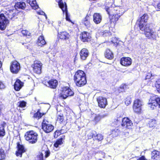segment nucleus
Masks as SVG:
<instances>
[{
  "mask_svg": "<svg viewBox=\"0 0 160 160\" xmlns=\"http://www.w3.org/2000/svg\"><path fill=\"white\" fill-rule=\"evenodd\" d=\"M115 120H116V121L117 122H118L120 121H121L122 120V119L120 117H119V118H117V119H115Z\"/></svg>",
  "mask_w": 160,
  "mask_h": 160,
  "instance_id": "52",
  "label": "nucleus"
},
{
  "mask_svg": "<svg viewBox=\"0 0 160 160\" xmlns=\"http://www.w3.org/2000/svg\"><path fill=\"white\" fill-rule=\"evenodd\" d=\"M157 106H158V107L160 108V98H157Z\"/></svg>",
  "mask_w": 160,
  "mask_h": 160,
  "instance_id": "49",
  "label": "nucleus"
},
{
  "mask_svg": "<svg viewBox=\"0 0 160 160\" xmlns=\"http://www.w3.org/2000/svg\"><path fill=\"white\" fill-rule=\"evenodd\" d=\"M139 27L141 30L144 31L146 37L148 38L156 40L157 38L158 37L157 32L155 30L150 28L149 25H145L143 23H140Z\"/></svg>",
  "mask_w": 160,
  "mask_h": 160,
  "instance_id": "1",
  "label": "nucleus"
},
{
  "mask_svg": "<svg viewBox=\"0 0 160 160\" xmlns=\"http://www.w3.org/2000/svg\"><path fill=\"white\" fill-rule=\"evenodd\" d=\"M122 125L127 128H129L132 125V122L128 118H124L122 119Z\"/></svg>",
  "mask_w": 160,
  "mask_h": 160,
  "instance_id": "19",
  "label": "nucleus"
},
{
  "mask_svg": "<svg viewBox=\"0 0 160 160\" xmlns=\"http://www.w3.org/2000/svg\"><path fill=\"white\" fill-rule=\"evenodd\" d=\"M58 37L61 39L66 40L69 39L70 35L67 32L62 31L58 32Z\"/></svg>",
  "mask_w": 160,
  "mask_h": 160,
  "instance_id": "21",
  "label": "nucleus"
},
{
  "mask_svg": "<svg viewBox=\"0 0 160 160\" xmlns=\"http://www.w3.org/2000/svg\"><path fill=\"white\" fill-rule=\"evenodd\" d=\"M3 12L0 14V29L2 30L5 29L9 23L8 18L12 19L14 16L12 11Z\"/></svg>",
  "mask_w": 160,
  "mask_h": 160,
  "instance_id": "2",
  "label": "nucleus"
},
{
  "mask_svg": "<svg viewBox=\"0 0 160 160\" xmlns=\"http://www.w3.org/2000/svg\"><path fill=\"white\" fill-rule=\"evenodd\" d=\"M142 102L140 99H136L134 102L133 110L136 113H139L141 111V106L142 105Z\"/></svg>",
  "mask_w": 160,
  "mask_h": 160,
  "instance_id": "10",
  "label": "nucleus"
},
{
  "mask_svg": "<svg viewBox=\"0 0 160 160\" xmlns=\"http://www.w3.org/2000/svg\"><path fill=\"white\" fill-rule=\"evenodd\" d=\"M2 63L0 61V68H1V67L2 66Z\"/></svg>",
  "mask_w": 160,
  "mask_h": 160,
  "instance_id": "54",
  "label": "nucleus"
},
{
  "mask_svg": "<svg viewBox=\"0 0 160 160\" xmlns=\"http://www.w3.org/2000/svg\"><path fill=\"white\" fill-rule=\"evenodd\" d=\"M74 92L68 87H64L62 88L59 96L63 99H65L69 96H72Z\"/></svg>",
  "mask_w": 160,
  "mask_h": 160,
  "instance_id": "7",
  "label": "nucleus"
},
{
  "mask_svg": "<svg viewBox=\"0 0 160 160\" xmlns=\"http://www.w3.org/2000/svg\"><path fill=\"white\" fill-rule=\"evenodd\" d=\"M101 119V117L99 115H97L94 117L93 121L96 123L98 122Z\"/></svg>",
  "mask_w": 160,
  "mask_h": 160,
  "instance_id": "41",
  "label": "nucleus"
},
{
  "mask_svg": "<svg viewBox=\"0 0 160 160\" xmlns=\"http://www.w3.org/2000/svg\"><path fill=\"white\" fill-rule=\"evenodd\" d=\"M109 35V33H108V32H105L103 34V36L104 37L107 36H108Z\"/></svg>",
  "mask_w": 160,
  "mask_h": 160,
  "instance_id": "51",
  "label": "nucleus"
},
{
  "mask_svg": "<svg viewBox=\"0 0 160 160\" xmlns=\"http://www.w3.org/2000/svg\"><path fill=\"white\" fill-rule=\"evenodd\" d=\"M37 13L38 14L41 15H45L46 17V18H47V17L45 13L42 11H39L37 12Z\"/></svg>",
  "mask_w": 160,
  "mask_h": 160,
  "instance_id": "47",
  "label": "nucleus"
},
{
  "mask_svg": "<svg viewBox=\"0 0 160 160\" xmlns=\"http://www.w3.org/2000/svg\"><path fill=\"white\" fill-rule=\"evenodd\" d=\"M37 43L39 46L41 47H42L46 44V42L44 40V38L43 36H41L39 37Z\"/></svg>",
  "mask_w": 160,
  "mask_h": 160,
  "instance_id": "28",
  "label": "nucleus"
},
{
  "mask_svg": "<svg viewBox=\"0 0 160 160\" xmlns=\"http://www.w3.org/2000/svg\"><path fill=\"white\" fill-rule=\"evenodd\" d=\"M38 135L33 131H29L25 134V140L29 143L34 144L38 140Z\"/></svg>",
  "mask_w": 160,
  "mask_h": 160,
  "instance_id": "4",
  "label": "nucleus"
},
{
  "mask_svg": "<svg viewBox=\"0 0 160 160\" xmlns=\"http://www.w3.org/2000/svg\"><path fill=\"white\" fill-rule=\"evenodd\" d=\"M42 128L46 133L52 132L54 129V127L46 119H44L42 123Z\"/></svg>",
  "mask_w": 160,
  "mask_h": 160,
  "instance_id": "5",
  "label": "nucleus"
},
{
  "mask_svg": "<svg viewBox=\"0 0 160 160\" xmlns=\"http://www.w3.org/2000/svg\"><path fill=\"white\" fill-rule=\"evenodd\" d=\"M26 6V4L24 2H18L16 3L15 7L16 8H21L22 9H24Z\"/></svg>",
  "mask_w": 160,
  "mask_h": 160,
  "instance_id": "30",
  "label": "nucleus"
},
{
  "mask_svg": "<svg viewBox=\"0 0 160 160\" xmlns=\"http://www.w3.org/2000/svg\"><path fill=\"white\" fill-rule=\"evenodd\" d=\"M155 86L158 92L160 93V79L158 80L156 82Z\"/></svg>",
  "mask_w": 160,
  "mask_h": 160,
  "instance_id": "38",
  "label": "nucleus"
},
{
  "mask_svg": "<svg viewBox=\"0 0 160 160\" xmlns=\"http://www.w3.org/2000/svg\"><path fill=\"white\" fill-rule=\"evenodd\" d=\"M81 58L82 60H85L89 55V52L86 48L82 49L80 52Z\"/></svg>",
  "mask_w": 160,
  "mask_h": 160,
  "instance_id": "22",
  "label": "nucleus"
},
{
  "mask_svg": "<svg viewBox=\"0 0 160 160\" xmlns=\"http://www.w3.org/2000/svg\"><path fill=\"white\" fill-rule=\"evenodd\" d=\"M27 2L34 9H36L39 8L38 6L36 3V0H27Z\"/></svg>",
  "mask_w": 160,
  "mask_h": 160,
  "instance_id": "27",
  "label": "nucleus"
},
{
  "mask_svg": "<svg viewBox=\"0 0 160 160\" xmlns=\"http://www.w3.org/2000/svg\"><path fill=\"white\" fill-rule=\"evenodd\" d=\"M120 63L123 66H129L131 64L132 60L129 57H123L121 59Z\"/></svg>",
  "mask_w": 160,
  "mask_h": 160,
  "instance_id": "18",
  "label": "nucleus"
},
{
  "mask_svg": "<svg viewBox=\"0 0 160 160\" xmlns=\"http://www.w3.org/2000/svg\"><path fill=\"white\" fill-rule=\"evenodd\" d=\"M93 19L95 23L98 24L101 22L102 19V17L99 13H95L93 15Z\"/></svg>",
  "mask_w": 160,
  "mask_h": 160,
  "instance_id": "24",
  "label": "nucleus"
},
{
  "mask_svg": "<svg viewBox=\"0 0 160 160\" xmlns=\"http://www.w3.org/2000/svg\"><path fill=\"white\" fill-rule=\"evenodd\" d=\"M152 76V74L150 73H148L146 76V79H149Z\"/></svg>",
  "mask_w": 160,
  "mask_h": 160,
  "instance_id": "48",
  "label": "nucleus"
},
{
  "mask_svg": "<svg viewBox=\"0 0 160 160\" xmlns=\"http://www.w3.org/2000/svg\"><path fill=\"white\" fill-rule=\"evenodd\" d=\"M148 18V15L146 14H144L141 17H140L138 20L140 23H142V22H146Z\"/></svg>",
  "mask_w": 160,
  "mask_h": 160,
  "instance_id": "29",
  "label": "nucleus"
},
{
  "mask_svg": "<svg viewBox=\"0 0 160 160\" xmlns=\"http://www.w3.org/2000/svg\"><path fill=\"white\" fill-rule=\"evenodd\" d=\"M63 132H62V130H57L55 132V135L58 136L61 135L62 133H63Z\"/></svg>",
  "mask_w": 160,
  "mask_h": 160,
  "instance_id": "44",
  "label": "nucleus"
},
{
  "mask_svg": "<svg viewBox=\"0 0 160 160\" xmlns=\"http://www.w3.org/2000/svg\"><path fill=\"white\" fill-rule=\"evenodd\" d=\"M23 83L19 79L17 80L14 84V89L17 91H19L23 86Z\"/></svg>",
  "mask_w": 160,
  "mask_h": 160,
  "instance_id": "23",
  "label": "nucleus"
},
{
  "mask_svg": "<svg viewBox=\"0 0 160 160\" xmlns=\"http://www.w3.org/2000/svg\"><path fill=\"white\" fill-rule=\"evenodd\" d=\"M50 151L48 149L42 150L37 156L36 160H43V155L45 154V157L47 158L50 155Z\"/></svg>",
  "mask_w": 160,
  "mask_h": 160,
  "instance_id": "17",
  "label": "nucleus"
},
{
  "mask_svg": "<svg viewBox=\"0 0 160 160\" xmlns=\"http://www.w3.org/2000/svg\"><path fill=\"white\" fill-rule=\"evenodd\" d=\"M155 122L154 121H152L149 123V127L150 128H152L155 127Z\"/></svg>",
  "mask_w": 160,
  "mask_h": 160,
  "instance_id": "43",
  "label": "nucleus"
},
{
  "mask_svg": "<svg viewBox=\"0 0 160 160\" xmlns=\"http://www.w3.org/2000/svg\"><path fill=\"white\" fill-rule=\"evenodd\" d=\"M146 159L145 157L144 156H142L140 158L137 159V160H145Z\"/></svg>",
  "mask_w": 160,
  "mask_h": 160,
  "instance_id": "50",
  "label": "nucleus"
},
{
  "mask_svg": "<svg viewBox=\"0 0 160 160\" xmlns=\"http://www.w3.org/2000/svg\"><path fill=\"white\" fill-rule=\"evenodd\" d=\"M157 7L158 8L160 9V2L157 5Z\"/></svg>",
  "mask_w": 160,
  "mask_h": 160,
  "instance_id": "53",
  "label": "nucleus"
},
{
  "mask_svg": "<svg viewBox=\"0 0 160 160\" xmlns=\"http://www.w3.org/2000/svg\"><path fill=\"white\" fill-rule=\"evenodd\" d=\"M42 64L40 61H35L33 64L32 65L34 72L37 74H40L41 73V67Z\"/></svg>",
  "mask_w": 160,
  "mask_h": 160,
  "instance_id": "12",
  "label": "nucleus"
},
{
  "mask_svg": "<svg viewBox=\"0 0 160 160\" xmlns=\"http://www.w3.org/2000/svg\"><path fill=\"white\" fill-rule=\"evenodd\" d=\"M89 16L87 15L85 18H84L82 21V22L86 26H88L89 24Z\"/></svg>",
  "mask_w": 160,
  "mask_h": 160,
  "instance_id": "35",
  "label": "nucleus"
},
{
  "mask_svg": "<svg viewBox=\"0 0 160 160\" xmlns=\"http://www.w3.org/2000/svg\"><path fill=\"white\" fill-rule=\"evenodd\" d=\"M131 101H129V102H128V104H130L131 103Z\"/></svg>",
  "mask_w": 160,
  "mask_h": 160,
  "instance_id": "55",
  "label": "nucleus"
},
{
  "mask_svg": "<svg viewBox=\"0 0 160 160\" xmlns=\"http://www.w3.org/2000/svg\"><path fill=\"white\" fill-rule=\"evenodd\" d=\"M92 137L94 139H95L100 141L102 140L103 139V136L101 134H98L96 136L93 134Z\"/></svg>",
  "mask_w": 160,
  "mask_h": 160,
  "instance_id": "32",
  "label": "nucleus"
},
{
  "mask_svg": "<svg viewBox=\"0 0 160 160\" xmlns=\"http://www.w3.org/2000/svg\"><path fill=\"white\" fill-rule=\"evenodd\" d=\"M119 132V131L118 129L115 128L111 131V134H112L113 137H115L118 135Z\"/></svg>",
  "mask_w": 160,
  "mask_h": 160,
  "instance_id": "34",
  "label": "nucleus"
},
{
  "mask_svg": "<svg viewBox=\"0 0 160 160\" xmlns=\"http://www.w3.org/2000/svg\"><path fill=\"white\" fill-rule=\"evenodd\" d=\"M157 0H153V1L154 2H156L157 1Z\"/></svg>",
  "mask_w": 160,
  "mask_h": 160,
  "instance_id": "56",
  "label": "nucleus"
},
{
  "mask_svg": "<svg viewBox=\"0 0 160 160\" xmlns=\"http://www.w3.org/2000/svg\"><path fill=\"white\" fill-rule=\"evenodd\" d=\"M80 38L83 42H88L90 41L91 37L89 33L83 32L80 34Z\"/></svg>",
  "mask_w": 160,
  "mask_h": 160,
  "instance_id": "15",
  "label": "nucleus"
},
{
  "mask_svg": "<svg viewBox=\"0 0 160 160\" xmlns=\"http://www.w3.org/2000/svg\"><path fill=\"white\" fill-rule=\"evenodd\" d=\"M43 83L47 87L53 89L56 88L58 84L57 81L53 79L48 81H44Z\"/></svg>",
  "mask_w": 160,
  "mask_h": 160,
  "instance_id": "14",
  "label": "nucleus"
},
{
  "mask_svg": "<svg viewBox=\"0 0 160 160\" xmlns=\"http://www.w3.org/2000/svg\"><path fill=\"white\" fill-rule=\"evenodd\" d=\"M5 86L2 82L0 81V89H3L5 88Z\"/></svg>",
  "mask_w": 160,
  "mask_h": 160,
  "instance_id": "46",
  "label": "nucleus"
},
{
  "mask_svg": "<svg viewBox=\"0 0 160 160\" xmlns=\"http://www.w3.org/2000/svg\"><path fill=\"white\" fill-rule=\"evenodd\" d=\"M56 1L58 3L59 7L62 9L63 13H65L66 20L73 24V23L71 20L68 14L67 6L66 3L65 2L64 3L62 0H56Z\"/></svg>",
  "mask_w": 160,
  "mask_h": 160,
  "instance_id": "8",
  "label": "nucleus"
},
{
  "mask_svg": "<svg viewBox=\"0 0 160 160\" xmlns=\"http://www.w3.org/2000/svg\"><path fill=\"white\" fill-rule=\"evenodd\" d=\"M57 120L60 123H63L64 122L63 116L62 114H60L58 116Z\"/></svg>",
  "mask_w": 160,
  "mask_h": 160,
  "instance_id": "36",
  "label": "nucleus"
},
{
  "mask_svg": "<svg viewBox=\"0 0 160 160\" xmlns=\"http://www.w3.org/2000/svg\"><path fill=\"white\" fill-rule=\"evenodd\" d=\"M17 150L16 152V154L17 156H20L21 157L22 153L25 152L24 146L18 143L17 146Z\"/></svg>",
  "mask_w": 160,
  "mask_h": 160,
  "instance_id": "20",
  "label": "nucleus"
},
{
  "mask_svg": "<svg viewBox=\"0 0 160 160\" xmlns=\"http://www.w3.org/2000/svg\"><path fill=\"white\" fill-rule=\"evenodd\" d=\"M44 114V113H42L40 112L39 110H38L36 113L34 114L33 117L34 118L39 119Z\"/></svg>",
  "mask_w": 160,
  "mask_h": 160,
  "instance_id": "33",
  "label": "nucleus"
},
{
  "mask_svg": "<svg viewBox=\"0 0 160 160\" xmlns=\"http://www.w3.org/2000/svg\"><path fill=\"white\" fill-rule=\"evenodd\" d=\"M126 87L125 85H122L119 88V91L120 92H122L124 91V88Z\"/></svg>",
  "mask_w": 160,
  "mask_h": 160,
  "instance_id": "45",
  "label": "nucleus"
},
{
  "mask_svg": "<svg viewBox=\"0 0 160 160\" xmlns=\"http://www.w3.org/2000/svg\"><path fill=\"white\" fill-rule=\"evenodd\" d=\"M10 68L12 72L17 73L20 70V64L17 61H14L12 62Z\"/></svg>",
  "mask_w": 160,
  "mask_h": 160,
  "instance_id": "11",
  "label": "nucleus"
},
{
  "mask_svg": "<svg viewBox=\"0 0 160 160\" xmlns=\"http://www.w3.org/2000/svg\"><path fill=\"white\" fill-rule=\"evenodd\" d=\"M157 98L156 96L151 97L149 100L148 104V107L151 109H154L157 106Z\"/></svg>",
  "mask_w": 160,
  "mask_h": 160,
  "instance_id": "13",
  "label": "nucleus"
},
{
  "mask_svg": "<svg viewBox=\"0 0 160 160\" xmlns=\"http://www.w3.org/2000/svg\"><path fill=\"white\" fill-rule=\"evenodd\" d=\"M104 55L105 58L110 60L112 59L113 58V54L112 52L109 49L106 50Z\"/></svg>",
  "mask_w": 160,
  "mask_h": 160,
  "instance_id": "26",
  "label": "nucleus"
},
{
  "mask_svg": "<svg viewBox=\"0 0 160 160\" xmlns=\"http://www.w3.org/2000/svg\"><path fill=\"white\" fill-rule=\"evenodd\" d=\"M22 33L24 36H29L30 33L28 31L26 30H23L22 31Z\"/></svg>",
  "mask_w": 160,
  "mask_h": 160,
  "instance_id": "42",
  "label": "nucleus"
},
{
  "mask_svg": "<svg viewBox=\"0 0 160 160\" xmlns=\"http://www.w3.org/2000/svg\"><path fill=\"white\" fill-rule=\"evenodd\" d=\"M5 134L4 124H2L0 126V137H3Z\"/></svg>",
  "mask_w": 160,
  "mask_h": 160,
  "instance_id": "31",
  "label": "nucleus"
},
{
  "mask_svg": "<svg viewBox=\"0 0 160 160\" xmlns=\"http://www.w3.org/2000/svg\"><path fill=\"white\" fill-rule=\"evenodd\" d=\"M122 15V13H118L117 12L116 13H113L109 16L110 22L111 24V26H115L116 22L118 21L121 15Z\"/></svg>",
  "mask_w": 160,
  "mask_h": 160,
  "instance_id": "9",
  "label": "nucleus"
},
{
  "mask_svg": "<svg viewBox=\"0 0 160 160\" xmlns=\"http://www.w3.org/2000/svg\"><path fill=\"white\" fill-rule=\"evenodd\" d=\"M114 0H109L108 6L105 8V9L108 12V14H110L109 11H111L113 13H116L117 12H120V8L118 7H115L114 4Z\"/></svg>",
  "mask_w": 160,
  "mask_h": 160,
  "instance_id": "6",
  "label": "nucleus"
},
{
  "mask_svg": "<svg viewBox=\"0 0 160 160\" xmlns=\"http://www.w3.org/2000/svg\"><path fill=\"white\" fill-rule=\"evenodd\" d=\"M74 80L77 86L80 87L85 85L87 81L84 72L80 70L78 71L75 73Z\"/></svg>",
  "mask_w": 160,
  "mask_h": 160,
  "instance_id": "3",
  "label": "nucleus"
},
{
  "mask_svg": "<svg viewBox=\"0 0 160 160\" xmlns=\"http://www.w3.org/2000/svg\"><path fill=\"white\" fill-rule=\"evenodd\" d=\"M19 106L22 108L25 107L26 106V102L23 101H20L18 102Z\"/></svg>",
  "mask_w": 160,
  "mask_h": 160,
  "instance_id": "40",
  "label": "nucleus"
},
{
  "mask_svg": "<svg viewBox=\"0 0 160 160\" xmlns=\"http://www.w3.org/2000/svg\"><path fill=\"white\" fill-rule=\"evenodd\" d=\"M5 154L4 151L2 149H0V160H2L5 159Z\"/></svg>",
  "mask_w": 160,
  "mask_h": 160,
  "instance_id": "39",
  "label": "nucleus"
},
{
  "mask_svg": "<svg viewBox=\"0 0 160 160\" xmlns=\"http://www.w3.org/2000/svg\"><path fill=\"white\" fill-rule=\"evenodd\" d=\"M126 102H127L126 101L125 102L126 104Z\"/></svg>",
  "mask_w": 160,
  "mask_h": 160,
  "instance_id": "57",
  "label": "nucleus"
},
{
  "mask_svg": "<svg viewBox=\"0 0 160 160\" xmlns=\"http://www.w3.org/2000/svg\"><path fill=\"white\" fill-rule=\"evenodd\" d=\"M160 152L154 150L152 152L151 158L153 160H158L159 158Z\"/></svg>",
  "mask_w": 160,
  "mask_h": 160,
  "instance_id": "25",
  "label": "nucleus"
},
{
  "mask_svg": "<svg viewBox=\"0 0 160 160\" xmlns=\"http://www.w3.org/2000/svg\"><path fill=\"white\" fill-rule=\"evenodd\" d=\"M63 138H61L57 140L55 143L54 144V146L56 148L58 147L59 145H61L62 144Z\"/></svg>",
  "mask_w": 160,
  "mask_h": 160,
  "instance_id": "37",
  "label": "nucleus"
},
{
  "mask_svg": "<svg viewBox=\"0 0 160 160\" xmlns=\"http://www.w3.org/2000/svg\"><path fill=\"white\" fill-rule=\"evenodd\" d=\"M97 101L99 106L101 108H105L108 104L106 98L102 97H98L97 99Z\"/></svg>",
  "mask_w": 160,
  "mask_h": 160,
  "instance_id": "16",
  "label": "nucleus"
}]
</instances>
